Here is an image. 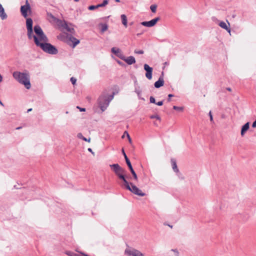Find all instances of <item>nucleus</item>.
I'll use <instances>...</instances> for the list:
<instances>
[{
	"label": "nucleus",
	"instance_id": "f257e3e1",
	"mask_svg": "<svg viewBox=\"0 0 256 256\" xmlns=\"http://www.w3.org/2000/svg\"><path fill=\"white\" fill-rule=\"evenodd\" d=\"M110 166L118 178L122 181V186L136 195L140 196H145V194L133 183L128 182L126 175V170L124 168L118 164H110Z\"/></svg>",
	"mask_w": 256,
	"mask_h": 256
},
{
	"label": "nucleus",
	"instance_id": "f03ea898",
	"mask_svg": "<svg viewBox=\"0 0 256 256\" xmlns=\"http://www.w3.org/2000/svg\"><path fill=\"white\" fill-rule=\"evenodd\" d=\"M36 44L40 46L44 52L52 54L58 53L57 49L51 44L47 42H40L36 38H34Z\"/></svg>",
	"mask_w": 256,
	"mask_h": 256
},
{
	"label": "nucleus",
	"instance_id": "7ed1b4c3",
	"mask_svg": "<svg viewBox=\"0 0 256 256\" xmlns=\"http://www.w3.org/2000/svg\"><path fill=\"white\" fill-rule=\"evenodd\" d=\"M113 96L104 93L98 99V104L102 112L105 110L108 106L110 101L113 98Z\"/></svg>",
	"mask_w": 256,
	"mask_h": 256
},
{
	"label": "nucleus",
	"instance_id": "20e7f679",
	"mask_svg": "<svg viewBox=\"0 0 256 256\" xmlns=\"http://www.w3.org/2000/svg\"><path fill=\"white\" fill-rule=\"evenodd\" d=\"M17 78L21 84L24 85L26 89H30L31 87L30 76L26 72H19L17 74Z\"/></svg>",
	"mask_w": 256,
	"mask_h": 256
},
{
	"label": "nucleus",
	"instance_id": "39448f33",
	"mask_svg": "<svg viewBox=\"0 0 256 256\" xmlns=\"http://www.w3.org/2000/svg\"><path fill=\"white\" fill-rule=\"evenodd\" d=\"M34 31L36 34V36L32 34V38L34 40V38H36L40 42H48V39L46 36L44 34L42 30L39 26H36L34 27Z\"/></svg>",
	"mask_w": 256,
	"mask_h": 256
},
{
	"label": "nucleus",
	"instance_id": "423d86ee",
	"mask_svg": "<svg viewBox=\"0 0 256 256\" xmlns=\"http://www.w3.org/2000/svg\"><path fill=\"white\" fill-rule=\"evenodd\" d=\"M124 254L128 256H144V254L138 250L132 248H127Z\"/></svg>",
	"mask_w": 256,
	"mask_h": 256
},
{
	"label": "nucleus",
	"instance_id": "0eeeda50",
	"mask_svg": "<svg viewBox=\"0 0 256 256\" xmlns=\"http://www.w3.org/2000/svg\"><path fill=\"white\" fill-rule=\"evenodd\" d=\"M122 153H123V154L124 156V158L126 160V163L128 166V168H130V172H131V173H132V175L133 176L134 179L136 181H138V178L137 174L136 173V172H134V169L132 168V166L129 160V159L127 157V156H126V153L124 152V150H122Z\"/></svg>",
	"mask_w": 256,
	"mask_h": 256
},
{
	"label": "nucleus",
	"instance_id": "6e6552de",
	"mask_svg": "<svg viewBox=\"0 0 256 256\" xmlns=\"http://www.w3.org/2000/svg\"><path fill=\"white\" fill-rule=\"evenodd\" d=\"M26 27L28 30V36L30 39L32 38V20L30 18L26 19Z\"/></svg>",
	"mask_w": 256,
	"mask_h": 256
},
{
	"label": "nucleus",
	"instance_id": "1a4fd4ad",
	"mask_svg": "<svg viewBox=\"0 0 256 256\" xmlns=\"http://www.w3.org/2000/svg\"><path fill=\"white\" fill-rule=\"evenodd\" d=\"M30 8L29 4L28 3V1H26V4L24 6H22L20 8V12L22 14L24 17L26 18L28 16V12H30Z\"/></svg>",
	"mask_w": 256,
	"mask_h": 256
},
{
	"label": "nucleus",
	"instance_id": "9d476101",
	"mask_svg": "<svg viewBox=\"0 0 256 256\" xmlns=\"http://www.w3.org/2000/svg\"><path fill=\"white\" fill-rule=\"evenodd\" d=\"M50 16L52 19V22H53L54 23L56 24V25L60 28H64V26H66V21L58 20V19L56 18L55 17H54L52 14H50Z\"/></svg>",
	"mask_w": 256,
	"mask_h": 256
},
{
	"label": "nucleus",
	"instance_id": "9b49d317",
	"mask_svg": "<svg viewBox=\"0 0 256 256\" xmlns=\"http://www.w3.org/2000/svg\"><path fill=\"white\" fill-rule=\"evenodd\" d=\"M144 70L146 71V76L149 80L152 78V68L150 67L148 64H144Z\"/></svg>",
	"mask_w": 256,
	"mask_h": 256
},
{
	"label": "nucleus",
	"instance_id": "f8f14e48",
	"mask_svg": "<svg viewBox=\"0 0 256 256\" xmlns=\"http://www.w3.org/2000/svg\"><path fill=\"white\" fill-rule=\"evenodd\" d=\"M159 20L160 18L157 17L148 22H141V24L147 27H152L154 26Z\"/></svg>",
	"mask_w": 256,
	"mask_h": 256
},
{
	"label": "nucleus",
	"instance_id": "ddd939ff",
	"mask_svg": "<svg viewBox=\"0 0 256 256\" xmlns=\"http://www.w3.org/2000/svg\"><path fill=\"white\" fill-rule=\"evenodd\" d=\"M68 43L69 45L71 46L72 44V48H74L77 44L80 43V40L74 37L70 36L68 37Z\"/></svg>",
	"mask_w": 256,
	"mask_h": 256
},
{
	"label": "nucleus",
	"instance_id": "4468645a",
	"mask_svg": "<svg viewBox=\"0 0 256 256\" xmlns=\"http://www.w3.org/2000/svg\"><path fill=\"white\" fill-rule=\"evenodd\" d=\"M228 23V26L224 22H220L218 25L220 26L222 28L226 30L229 33L230 32V23L228 21H227Z\"/></svg>",
	"mask_w": 256,
	"mask_h": 256
},
{
	"label": "nucleus",
	"instance_id": "2eb2a0df",
	"mask_svg": "<svg viewBox=\"0 0 256 256\" xmlns=\"http://www.w3.org/2000/svg\"><path fill=\"white\" fill-rule=\"evenodd\" d=\"M124 61L128 64H132L136 62V60L132 56H130L124 59Z\"/></svg>",
	"mask_w": 256,
	"mask_h": 256
},
{
	"label": "nucleus",
	"instance_id": "dca6fc26",
	"mask_svg": "<svg viewBox=\"0 0 256 256\" xmlns=\"http://www.w3.org/2000/svg\"><path fill=\"white\" fill-rule=\"evenodd\" d=\"M164 84V80L162 77H160L158 81L155 82L154 85L155 88H159Z\"/></svg>",
	"mask_w": 256,
	"mask_h": 256
},
{
	"label": "nucleus",
	"instance_id": "f3484780",
	"mask_svg": "<svg viewBox=\"0 0 256 256\" xmlns=\"http://www.w3.org/2000/svg\"><path fill=\"white\" fill-rule=\"evenodd\" d=\"M249 124V122H246L245 124H244L242 126L240 132L242 136H243L246 133V132L248 130Z\"/></svg>",
	"mask_w": 256,
	"mask_h": 256
},
{
	"label": "nucleus",
	"instance_id": "a211bd4d",
	"mask_svg": "<svg viewBox=\"0 0 256 256\" xmlns=\"http://www.w3.org/2000/svg\"><path fill=\"white\" fill-rule=\"evenodd\" d=\"M0 16L2 20H4L7 17L6 14L4 12V8H2V6L0 4Z\"/></svg>",
	"mask_w": 256,
	"mask_h": 256
},
{
	"label": "nucleus",
	"instance_id": "6ab92c4d",
	"mask_svg": "<svg viewBox=\"0 0 256 256\" xmlns=\"http://www.w3.org/2000/svg\"><path fill=\"white\" fill-rule=\"evenodd\" d=\"M121 19L122 21V24L124 25V26L126 28L128 26V22H127V18L126 16L123 14L121 15Z\"/></svg>",
	"mask_w": 256,
	"mask_h": 256
},
{
	"label": "nucleus",
	"instance_id": "aec40b11",
	"mask_svg": "<svg viewBox=\"0 0 256 256\" xmlns=\"http://www.w3.org/2000/svg\"><path fill=\"white\" fill-rule=\"evenodd\" d=\"M171 162H172V169L174 170L175 172H178V168L177 167L176 162V160H174V159H172L171 160Z\"/></svg>",
	"mask_w": 256,
	"mask_h": 256
},
{
	"label": "nucleus",
	"instance_id": "412c9836",
	"mask_svg": "<svg viewBox=\"0 0 256 256\" xmlns=\"http://www.w3.org/2000/svg\"><path fill=\"white\" fill-rule=\"evenodd\" d=\"M100 26L101 28V30L102 32H105L108 29V26L105 24H100Z\"/></svg>",
	"mask_w": 256,
	"mask_h": 256
},
{
	"label": "nucleus",
	"instance_id": "4be33fe9",
	"mask_svg": "<svg viewBox=\"0 0 256 256\" xmlns=\"http://www.w3.org/2000/svg\"><path fill=\"white\" fill-rule=\"evenodd\" d=\"M64 28L66 29L67 31L71 32V33H73L74 32V28H70L67 24V23L66 24V26H64V28Z\"/></svg>",
	"mask_w": 256,
	"mask_h": 256
},
{
	"label": "nucleus",
	"instance_id": "5701e85b",
	"mask_svg": "<svg viewBox=\"0 0 256 256\" xmlns=\"http://www.w3.org/2000/svg\"><path fill=\"white\" fill-rule=\"evenodd\" d=\"M108 0H104L102 4H98V6H99V8L104 7V6H106V5H107L108 4Z\"/></svg>",
	"mask_w": 256,
	"mask_h": 256
},
{
	"label": "nucleus",
	"instance_id": "b1692460",
	"mask_svg": "<svg viewBox=\"0 0 256 256\" xmlns=\"http://www.w3.org/2000/svg\"><path fill=\"white\" fill-rule=\"evenodd\" d=\"M120 50L118 48H112V52L114 54H117L120 53Z\"/></svg>",
	"mask_w": 256,
	"mask_h": 256
},
{
	"label": "nucleus",
	"instance_id": "393cba45",
	"mask_svg": "<svg viewBox=\"0 0 256 256\" xmlns=\"http://www.w3.org/2000/svg\"><path fill=\"white\" fill-rule=\"evenodd\" d=\"M157 6L155 4L151 5L150 6V10L152 12L155 13L156 12Z\"/></svg>",
	"mask_w": 256,
	"mask_h": 256
},
{
	"label": "nucleus",
	"instance_id": "a878e982",
	"mask_svg": "<svg viewBox=\"0 0 256 256\" xmlns=\"http://www.w3.org/2000/svg\"><path fill=\"white\" fill-rule=\"evenodd\" d=\"M173 108L175 110H178L180 112H182L184 110V108L183 107H179L176 106H173Z\"/></svg>",
	"mask_w": 256,
	"mask_h": 256
},
{
	"label": "nucleus",
	"instance_id": "bb28decb",
	"mask_svg": "<svg viewBox=\"0 0 256 256\" xmlns=\"http://www.w3.org/2000/svg\"><path fill=\"white\" fill-rule=\"evenodd\" d=\"M116 56L119 57L120 59L124 60L125 58V56L123 55V54L121 52L120 50V53L117 54Z\"/></svg>",
	"mask_w": 256,
	"mask_h": 256
},
{
	"label": "nucleus",
	"instance_id": "cd10ccee",
	"mask_svg": "<svg viewBox=\"0 0 256 256\" xmlns=\"http://www.w3.org/2000/svg\"><path fill=\"white\" fill-rule=\"evenodd\" d=\"M99 6H98V4L96 5V6H90L88 7V10H95L96 8H98Z\"/></svg>",
	"mask_w": 256,
	"mask_h": 256
},
{
	"label": "nucleus",
	"instance_id": "c85d7f7f",
	"mask_svg": "<svg viewBox=\"0 0 256 256\" xmlns=\"http://www.w3.org/2000/svg\"><path fill=\"white\" fill-rule=\"evenodd\" d=\"M124 134H126V136L128 139V141H129L130 143H132V139L130 138V136L129 134H128V132L126 131H125Z\"/></svg>",
	"mask_w": 256,
	"mask_h": 256
},
{
	"label": "nucleus",
	"instance_id": "c756f323",
	"mask_svg": "<svg viewBox=\"0 0 256 256\" xmlns=\"http://www.w3.org/2000/svg\"><path fill=\"white\" fill-rule=\"evenodd\" d=\"M66 254L70 256H76V254H74L73 252H66Z\"/></svg>",
	"mask_w": 256,
	"mask_h": 256
},
{
	"label": "nucleus",
	"instance_id": "7c9ffc66",
	"mask_svg": "<svg viewBox=\"0 0 256 256\" xmlns=\"http://www.w3.org/2000/svg\"><path fill=\"white\" fill-rule=\"evenodd\" d=\"M66 254L70 256H76V254H74L73 252H66Z\"/></svg>",
	"mask_w": 256,
	"mask_h": 256
},
{
	"label": "nucleus",
	"instance_id": "2f4dec72",
	"mask_svg": "<svg viewBox=\"0 0 256 256\" xmlns=\"http://www.w3.org/2000/svg\"><path fill=\"white\" fill-rule=\"evenodd\" d=\"M70 81L73 85H74L76 83V80L74 77L70 78Z\"/></svg>",
	"mask_w": 256,
	"mask_h": 256
},
{
	"label": "nucleus",
	"instance_id": "473e14b6",
	"mask_svg": "<svg viewBox=\"0 0 256 256\" xmlns=\"http://www.w3.org/2000/svg\"><path fill=\"white\" fill-rule=\"evenodd\" d=\"M134 53L137 54H143L144 53V52L142 50H135Z\"/></svg>",
	"mask_w": 256,
	"mask_h": 256
},
{
	"label": "nucleus",
	"instance_id": "72a5a7b5",
	"mask_svg": "<svg viewBox=\"0 0 256 256\" xmlns=\"http://www.w3.org/2000/svg\"><path fill=\"white\" fill-rule=\"evenodd\" d=\"M150 102L151 103H154V104H156V100H155V98L152 97V96H150Z\"/></svg>",
	"mask_w": 256,
	"mask_h": 256
},
{
	"label": "nucleus",
	"instance_id": "f704fd0d",
	"mask_svg": "<svg viewBox=\"0 0 256 256\" xmlns=\"http://www.w3.org/2000/svg\"><path fill=\"white\" fill-rule=\"evenodd\" d=\"M78 137L82 140V138H84V136H83L82 135V134L81 133H79L78 134Z\"/></svg>",
	"mask_w": 256,
	"mask_h": 256
},
{
	"label": "nucleus",
	"instance_id": "c9c22d12",
	"mask_svg": "<svg viewBox=\"0 0 256 256\" xmlns=\"http://www.w3.org/2000/svg\"><path fill=\"white\" fill-rule=\"evenodd\" d=\"M209 116H210V121L212 122L213 121V118H212V112L210 111L209 112Z\"/></svg>",
	"mask_w": 256,
	"mask_h": 256
},
{
	"label": "nucleus",
	"instance_id": "e433bc0d",
	"mask_svg": "<svg viewBox=\"0 0 256 256\" xmlns=\"http://www.w3.org/2000/svg\"><path fill=\"white\" fill-rule=\"evenodd\" d=\"M82 140L86 141V142H90V138H89L88 139L86 138L85 137L84 138H82Z\"/></svg>",
	"mask_w": 256,
	"mask_h": 256
},
{
	"label": "nucleus",
	"instance_id": "4c0bfd02",
	"mask_svg": "<svg viewBox=\"0 0 256 256\" xmlns=\"http://www.w3.org/2000/svg\"><path fill=\"white\" fill-rule=\"evenodd\" d=\"M156 104L158 106H161L163 104V102L162 101L158 102L156 103Z\"/></svg>",
	"mask_w": 256,
	"mask_h": 256
},
{
	"label": "nucleus",
	"instance_id": "58836bf2",
	"mask_svg": "<svg viewBox=\"0 0 256 256\" xmlns=\"http://www.w3.org/2000/svg\"><path fill=\"white\" fill-rule=\"evenodd\" d=\"M150 118H157V119H159V117L158 116H150Z\"/></svg>",
	"mask_w": 256,
	"mask_h": 256
},
{
	"label": "nucleus",
	"instance_id": "ea45409f",
	"mask_svg": "<svg viewBox=\"0 0 256 256\" xmlns=\"http://www.w3.org/2000/svg\"><path fill=\"white\" fill-rule=\"evenodd\" d=\"M174 96L172 94H169L168 96V102H170V99L171 98V97H172Z\"/></svg>",
	"mask_w": 256,
	"mask_h": 256
},
{
	"label": "nucleus",
	"instance_id": "a19ab883",
	"mask_svg": "<svg viewBox=\"0 0 256 256\" xmlns=\"http://www.w3.org/2000/svg\"><path fill=\"white\" fill-rule=\"evenodd\" d=\"M77 108L80 109V111L81 112H84L86 110V109L84 108H80L79 106H77Z\"/></svg>",
	"mask_w": 256,
	"mask_h": 256
},
{
	"label": "nucleus",
	"instance_id": "79ce46f5",
	"mask_svg": "<svg viewBox=\"0 0 256 256\" xmlns=\"http://www.w3.org/2000/svg\"><path fill=\"white\" fill-rule=\"evenodd\" d=\"M88 150L92 154H94V152L92 151V149L91 148H88Z\"/></svg>",
	"mask_w": 256,
	"mask_h": 256
},
{
	"label": "nucleus",
	"instance_id": "37998d69",
	"mask_svg": "<svg viewBox=\"0 0 256 256\" xmlns=\"http://www.w3.org/2000/svg\"><path fill=\"white\" fill-rule=\"evenodd\" d=\"M252 126L253 128H256V120L252 123Z\"/></svg>",
	"mask_w": 256,
	"mask_h": 256
},
{
	"label": "nucleus",
	"instance_id": "c03bdc74",
	"mask_svg": "<svg viewBox=\"0 0 256 256\" xmlns=\"http://www.w3.org/2000/svg\"><path fill=\"white\" fill-rule=\"evenodd\" d=\"M2 80H3L2 76L0 74V83H1L2 82Z\"/></svg>",
	"mask_w": 256,
	"mask_h": 256
},
{
	"label": "nucleus",
	"instance_id": "a18cd8bd",
	"mask_svg": "<svg viewBox=\"0 0 256 256\" xmlns=\"http://www.w3.org/2000/svg\"><path fill=\"white\" fill-rule=\"evenodd\" d=\"M16 72H13V76L14 78H16Z\"/></svg>",
	"mask_w": 256,
	"mask_h": 256
},
{
	"label": "nucleus",
	"instance_id": "49530a36",
	"mask_svg": "<svg viewBox=\"0 0 256 256\" xmlns=\"http://www.w3.org/2000/svg\"><path fill=\"white\" fill-rule=\"evenodd\" d=\"M226 90L229 91V92H231L232 91V89L230 88H226Z\"/></svg>",
	"mask_w": 256,
	"mask_h": 256
},
{
	"label": "nucleus",
	"instance_id": "de8ad7c7",
	"mask_svg": "<svg viewBox=\"0 0 256 256\" xmlns=\"http://www.w3.org/2000/svg\"><path fill=\"white\" fill-rule=\"evenodd\" d=\"M0 104L1 106H4V104L2 102L1 100H0Z\"/></svg>",
	"mask_w": 256,
	"mask_h": 256
},
{
	"label": "nucleus",
	"instance_id": "09e8293b",
	"mask_svg": "<svg viewBox=\"0 0 256 256\" xmlns=\"http://www.w3.org/2000/svg\"><path fill=\"white\" fill-rule=\"evenodd\" d=\"M126 134H124V133L122 136V138H124V136H126Z\"/></svg>",
	"mask_w": 256,
	"mask_h": 256
},
{
	"label": "nucleus",
	"instance_id": "8fccbe9b",
	"mask_svg": "<svg viewBox=\"0 0 256 256\" xmlns=\"http://www.w3.org/2000/svg\"><path fill=\"white\" fill-rule=\"evenodd\" d=\"M32 110V108H30L28 110V112H30Z\"/></svg>",
	"mask_w": 256,
	"mask_h": 256
},
{
	"label": "nucleus",
	"instance_id": "3c124183",
	"mask_svg": "<svg viewBox=\"0 0 256 256\" xmlns=\"http://www.w3.org/2000/svg\"><path fill=\"white\" fill-rule=\"evenodd\" d=\"M116 2H120V0H115Z\"/></svg>",
	"mask_w": 256,
	"mask_h": 256
},
{
	"label": "nucleus",
	"instance_id": "603ef678",
	"mask_svg": "<svg viewBox=\"0 0 256 256\" xmlns=\"http://www.w3.org/2000/svg\"><path fill=\"white\" fill-rule=\"evenodd\" d=\"M168 226H170V228H172V226H171V225H170V224H168Z\"/></svg>",
	"mask_w": 256,
	"mask_h": 256
},
{
	"label": "nucleus",
	"instance_id": "864d4df0",
	"mask_svg": "<svg viewBox=\"0 0 256 256\" xmlns=\"http://www.w3.org/2000/svg\"><path fill=\"white\" fill-rule=\"evenodd\" d=\"M80 0H74L76 2H78Z\"/></svg>",
	"mask_w": 256,
	"mask_h": 256
}]
</instances>
